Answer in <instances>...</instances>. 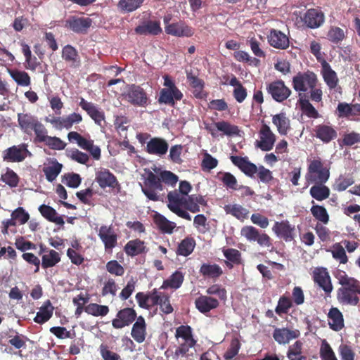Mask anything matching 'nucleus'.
I'll use <instances>...</instances> for the list:
<instances>
[{
  "label": "nucleus",
  "mask_w": 360,
  "mask_h": 360,
  "mask_svg": "<svg viewBox=\"0 0 360 360\" xmlns=\"http://www.w3.org/2000/svg\"><path fill=\"white\" fill-rule=\"evenodd\" d=\"M309 193L313 198L318 201H322L329 197L330 191L329 188L323 184H316L311 187Z\"/></svg>",
  "instance_id": "40"
},
{
  "label": "nucleus",
  "mask_w": 360,
  "mask_h": 360,
  "mask_svg": "<svg viewBox=\"0 0 360 360\" xmlns=\"http://www.w3.org/2000/svg\"><path fill=\"white\" fill-rule=\"evenodd\" d=\"M95 180L102 188L106 187L115 188L119 186L116 176L108 169L101 168L97 171Z\"/></svg>",
  "instance_id": "17"
},
{
  "label": "nucleus",
  "mask_w": 360,
  "mask_h": 360,
  "mask_svg": "<svg viewBox=\"0 0 360 360\" xmlns=\"http://www.w3.org/2000/svg\"><path fill=\"white\" fill-rule=\"evenodd\" d=\"M184 281V274L176 270L167 279L163 281L161 288H172L176 290L179 288Z\"/></svg>",
  "instance_id": "37"
},
{
  "label": "nucleus",
  "mask_w": 360,
  "mask_h": 360,
  "mask_svg": "<svg viewBox=\"0 0 360 360\" xmlns=\"http://www.w3.org/2000/svg\"><path fill=\"white\" fill-rule=\"evenodd\" d=\"M214 126L218 131H222L226 136H238L240 133L238 126L231 124L226 121L214 122Z\"/></svg>",
  "instance_id": "46"
},
{
  "label": "nucleus",
  "mask_w": 360,
  "mask_h": 360,
  "mask_svg": "<svg viewBox=\"0 0 360 360\" xmlns=\"http://www.w3.org/2000/svg\"><path fill=\"white\" fill-rule=\"evenodd\" d=\"M221 176L219 179L223 184L228 188L236 191L240 188L238 186V181L236 178L230 172L221 173Z\"/></svg>",
  "instance_id": "60"
},
{
  "label": "nucleus",
  "mask_w": 360,
  "mask_h": 360,
  "mask_svg": "<svg viewBox=\"0 0 360 360\" xmlns=\"http://www.w3.org/2000/svg\"><path fill=\"white\" fill-rule=\"evenodd\" d=\"M335 278L341 285L337 290L338 302L342 305L356 306L360 301V281L349 276L344 271H339Z\"/></svg>",
  "instance_id": "2"
},
{
  "label": "nucleus",
  "mask_w": 360,
  "mask_h": 360,
  "mask_svg": "<svg viewBox=\"0 0 360 360\" xmlns=\"http://www.w3.org/2000/svg\"><path fill=\"white\" fill-rule=\"evenodd\" d=\"M272 231L278 237L285 242H290L295 238V226L290 224L288 220L276 221Z\"/></svg>",
  "instance_id": "14"
},
{
  "label": "nucleus",
  "mask_w": 360,
  "mask_h": 360,
  "mask_svg": "<svg viewBox=\"0 0 360 360\" xmlns=\"http://www.w3.org/2000/svg\"><path fill=\"white\" fill-rule=\"evenodd\" d=\"M354 183V180L352 177H343L340 176L338 179H336L334 185L333 189L338 192H342L345 191L349 186L352 185Z\"/></svg>",
  "instance_id": "63"
},
{
  "label": "nucleus",
  "mask_w": 360,
  "mask_h": 360,
  "mask_svg": "<svg viewBox=\"0 0 360 360\" xmlns=\"http://www.w3.org/2000/svg\"><path fill=\"white\" fill-rule=\"evenodd\" d=\"M39 211L45 219L51 222H53L60 226H63L65 224L63 217L61 216H58L56 210L49 205H40Z\"/></svg>",
  "instance_id": "36"
},
{
  "label": "nucleus",
  "mask_w": 360,
  "mask_h": 360,
  "mask_svg": "<svg viewBox=\"0 0 360 360\" xmlns=\"http://www.w3.org/2000/svg\"><path fill=\"white\" fill-rule=\"evenodd\" d=\"M329 169L324 167L320 159L310 162L305 178L307 182L314 184H325L329 179Z\"/></svg>",
  "instance_id": "4"
},
{
  "label": "nucleus",
  "mask_w": 360,
  "mask_h": 360,
  "mask_svg": "<svg viewBox=\"0 0 360 360\" xmlns=\"http://www.w3.org/2000/svg\"><path fill=\"white\" fill-rule=\"evenodd\" d=\"M12 79L20 86H27L30 84V77L25 71L11 70L9 71Z\"/></svg>",
  "instance_id": "53"
},
{
  "label": "nucleus",
  "mask_w": 360,
  "mask_h": 360,
  "mask_svg": "<svg viewBox=\"0 0 360 360\" xmlns=\"http://www.w3.org/2000/svg\"><path fill=\"white\" fill-rule=\"evenodd\" d=\"M331 254L333 257L339 261L340 264H346L348 258L344 247L340 243H336L332 246Z\"/></svg>",
  "instance_id": "54"
},
{
  "label": "nucleus",
  "mask_w": 360,
  "mask_h": 360,
  "mask_svg": "<svg viewBox=\"0 0 360 360\" xmlns=\"http://www.w3.org/2000/svg\"><path fill=\"white\" fill-rule=\"evenodd\" d=\"M175 338L177 339L181 338L184 340V342H190L191 344H196L197 342L193 335V329L188 325H181L176 328Z\"/></svg>",
  "instance_id": "45"
},
{
  "label": "nucleus",
  "mask_w": 360,
  "mask_h": 360,
  "mask_svg": "<svg viewBox=\"0 0 360 360\" xmlns=\"http://www.w3.org/2000/svg\"><path fill=\"white\" fill-rule=\"evenodd\" d=\"M259 140H256L255 146L262 151L271 150L276 142V135L266 124H263L259 131Z\"/></svg>",
  "instance_id": "10"
},
{
  "label": "nucleus",
  "mask_w": 360,
  "mask_h": 360,
  "mask_svg": "<svg viewBox=\"0 0 360 360\" xmlns=\"http://www.w3.org/2000/svg\"><path fill=\"white\" fill-rule=\"evenodd\" d=\"M223 254L229 262H226V265L230 268L233 267V265L229 263L231 262L234 264H240L241 263V252L234 248H227L223 250Z\"/></svg>",
  "instance_id": "51"
},
{
  "label": "nucleus",
  "mask_w": 360,
  "mask_h": 360,
  "mask_svg": "<svg viewBox=\"0 0 360 360\" xmlns=\"http://www.w3.org/2000/svg\"><path fill=\"white\" fill-rule=\"evenodd\" d=\"M188 205L186 210L193 213L200 212V205H206L207 201L201 195H187Z\"/></svg>",
  "instance_id": "43"
},
{
  "label": "nucleus",
  "mask_w": 360,
  "mask_h": 360,
  "mask_svg": "<svg viewBox=\"0 0 360 360\" xmlns=\"http://www.w3.org/2000/svg\"><path fill=\"white\" fill-rule=\"evenodd\" d=\"M315 136L323 143H328L335 139L337 136L336 130L328 124H319L314 129Z\"/></svg>",
  "instance_id": "24"
},
{
  "label": "nucleus",
  "mask_w": 360,
  "mask_h": 360,
  "mask_svg": "<svg viewBox=\"0 0 360 360\" xmlns=\"http://www.w3.org/2000/svg\"><path fill=\"white\" fill-rule=\"evenodd\" d=\"M167 207L170 211L178 217L191 221V216L186 210L181 208L183 206L186 210L188 205L187 195L180 194L177 190L170 191L167 194Z\"/></svg>",
  "instance_id": "5"
},
{
  "label": "nucleus",
  "mask_w": 360,
  "mask_h": 360,
  "mask_svg": "<svg viewBox=\"0 0 360 360\" xmlns=\"http://www.w3.org/2000/svg\"><path fill=\"white\" fill-rule=\"evenodd\" d=\"M153 220L158 229L165 233H172L176 227L174 222L169 221L165 216L160 213L154 215Z\"/></svg>",
  "instance_id": "38"
},
{
  "label": "nucleus",
  "mask_w": 360,
  "mask_h": 360,
  "mask_svg": "<svg viewBox=\"0 0 360 360\" xmlns=\"http://www.w3.org/2000/svg\"><path fill=\"white\" fill-rule=\"evenodd\" d=\"M1 180L11 188L18 186L19 183L18 176L10 169H7L6 173L1 175Z\"/></svg>",
  "instance_id": "61"
},
{
  "label": "nucleus",
  "mask_w": 360,
  "mask_h": 360,
  "mask_svg": "<svg viewBox=\"0 0 360 360\" xmlns=\"http://www.w3.org/2000/svg\"><path fill=\"white\" fill-rule=\"evenodd\" d=\"M145 0H120L117 8L122 13H131L139 8Z\"/></svg>",
  "instance_id": "44"
},
{
  "label": "nucleus",
  "mask_w": 360,
  "mask_h": 360,
  "mask_svg": "<svg viewBox=\"0 0 360 360\" xmlns=\"http://www.w3.org/2000/svg\"><path fill=\"white\" fill-rule=\"evenodd\" d=\"M91 24L89 18L71 16L65 21V26L75 33H86Z\"/></svg>",
  "instance_id": "16"
},
{
  "label": "nucleus",
  "mask_w": 360,
  "mask_h": 360,
  "mask_svg": "<svg viewBox=\"0 0 360 360\" xmlns=\"http://www.w3.org/2000/svg\"><path fill=\"white\" fill-rule=\"evenodd\" d=\"M312 216L319 221L326 224L329 221V214L326 209L321 205H314L310 209Z\"/></svg>",
  "instance_id": "50"
},
{
  "label": "nucleus",
  "mask_w": 360,
  "mask_h": 360,
  "mask_svg": "<svg viewBox=\"0 0 360 360\" xmlns=\"http://www.w3.org/2000/svg\"><path fill=\"white\" fill-rule=\"evenodd\" d=\"M206 293L210 295H217L220 300L225 301L227 292L224 288L219 284H213L206 290Z\"/></svg>",
  "instance_id": "62"
},
{
  "label": "nucleus",
  "mask_w": 360,
  "mask_h": 360,
  "mask_svg": "<svg viewBox=\"0 0 360 360\" xmlns=\"http://www.w3.org/2000/svg\"><path fill=\"white\" fill-rule=\"evenodd\" d=\"M327 37L330 41L338 44L345 38V32L339 27L332 26L327 33Z\"/></svg>",
  "instance_id": "55"
},
{
  "label": "nucleus",
  "mask_w": 360,
  "mask_h": 360,
  "mask_svg": "<svg viewBox=\"0 0 360 360\" xmlns=\"http://www.w3.org/2000/svg\"><path fill=\"white\" fill-rule=\"evenodd\" d=\"M162 31L160 22L153 20L144 21L134 29L139 35H158Z\"/></svg>",
  "instance_id": "22"
},
{
  "label": "nucleus",
  "mask_w": 360,
  "mask_h": 360,
  "mask_svg": "<svg viewBox=\"0 0 360 360\" xmlns=\"http://www.w3.org/2000/svg\"><path fill=\"white\" fill-rule=\"evenodd\" d=\"M98 236L104 243L105 250H111L117 243V236L110 226L103 225L99 229Z\"/></svg>",
  "instance_id": "21"
},
{
  "label": "nucleus",
  "mask_w": 360,
  "mask_h": 360,
  "mask_svg": "<svg viewBox=\"0 0 360 360\" xmlns=\"http://www.w3.org/2000/svg\"><path fill=\"white\" fill-rule=\"evenodd\" d=\"M267 40L271 46L277 49L285 50L290 46L288 37L281 30L276 29L270 30Z\"/></svg>",
  "instance_id": "15"
},
{
  "label": "nucleus",
  "mask_w": 360,
  "mask_h": 360,
  "mask_svg": "<svg viewBox=\"0 0 360 360\" xmlns=\"http://www.w3.org/2000/svg\"><path fill=\"white\" fill-rule=\"evenodd\" d=\"M124 250L128 256L134 257L147 253L148 248L143 240L136 238L128 241L124 247Z\"/></svg>",
  "instance_id": "26"
},
{
  "label": "nucleus",
  "mask_w": 360,
  "mask_h": 360,
  "mask_svg": "<svg viewBox=\"0 0 360 360\" xmlns=\"http://www.w3.org/2000/svg\"><path fill=\"white\" fill-rule=\"evenodd\" d=\"M300 335L298 330H290L287 328H276L273 333V338L278 344H286L292 339L297 338Z\"/></svg>",
  "instance_id": "25"
},
{
  "label": "nucleus",
  "mask_w": 360,
  "mask_h": 360,
  "mask_svg": "<svg viewBox=\"0 0 360 360\" xmlns=\"http://www.w3.org/2000/svg\"><path fill=\"white\" fill-rule=\"evenodd\" d=\"M98 350L103 360H121L120 355L114 352L106 344H101Z\"/></svg>",
  "instance_id": "58"
},
{
  "label": "nucleus",
  "mask_w": 360,
  "mask_h": 360,
  "mask_svg": "<svg viewBox=\"0 0 360 360\" xmlns=\"http://www.w3.org/2000/svg\"><path fill=\"white\" fill-rule=\"evenodd\" d=\"M272 122L281 135H286L290 129V122L285 112H281L274 115L272 117Z\"/></svg>",
  "instance_id": "35"
},
{
  "label": "nucleus",
  "mask_w": 360,
  "mask_h": 360,
  "mask_svg": "<svg viewBox=\"0 0 360 360\" xmlns=\"http://www.w3.org/2000/svg\"><path fill=\"white\" fill-rule=\"evenodd\" d=\"M240 348V343L237 338H233L230 343L229 347L227 349L224 354V359H231L235 357L238 354Z\"/></svg>",
  "instance_id": "64"
},
{
  "label": "nucleus",
  "mask_w": 360,
  "mask_h": 360,
  "mask_svg": "<svg viewBox=\"0 0 360 360\" xmlns=\"http://www.w3.org/2000/svg\"><path fill=\"white\" fill-rule=\"evenodd\" d=\"M18 122L20 129L24 133L30 134L39 120L30 113H18Z\"/></svg>",
  "instance_id": "30"
},
{
  "label": "nucleus",
  "mask_w": 360,
  "mask_h": 360,
  "mask_svg": "<svg viewBox=\"0 0 360 360\" xmlns=\"http://www.w3.org/2000/svg\"><path fill=\"white\" fill-rule=\"evenodd\" d=\"M79 106L87 112L90 117L94 120L97 124L101 125L102 121L105 119V115L103 111L99 110L94 103L87 102L83 98H81Z\"/></svg>",
  "instance_id": "29"
},
{
  "label": "nucleus",
  "mask_w": 360,
  "mask_h": 360,
  "mask_svg": "<svg viewBox=\"0 0 360 360\" xmlns=\"http://www.w3.org/2000/svg\"><path fill=\"white\" fill-rule=\"evenodd\" d=\"M136 316V312L134 309L124 308L117 313L116 318L112 321V326L115 329L123 328L131 325Z\"/></svg>",
  "instance_id": "13"
},
{
  "label": "nucleus",
  "mask_w": 360,
  "mask_h": 360,
  "mask_svg": "<svg viewBox=\"0 0 360 360\" xmlns=\"http://www.w3.org/2000/svg\"><path fill=\"white\" fill-rule=\"evenodd\" d=\"M183 94L179 89H162L160 92L158 102L174 106L175 101H181Z\"/></svg>",
  "instance_id": "27"
},
{
  "label": "nucleus",
  "mask_w": 360,
  "mask_h": 360,
  "mask_svg": "<svg viewBox=\"0 0 360 360\" xmlns=\"http://www.w3.org/2000/svg\"><path fill=\"white\" fill-rule=\"evenodd\" d=\"M195 240L192 237H186L181 241L178 245L176 254L178 255L187 257L190 255L195 246Z\"/></svg>",
  "instance_id": "41"
},
{
  "label": "nucleus",
  "mask_w": 360,
  "mask_h": 360,
  "mask_svg": "<svg viewBox=\"0 0 360 360\" xmlns=\"http://www.w3.org/2000/svg\"><path fill=\"white\" fill-rule=\"evenodd\" d=\"M240 234L250 242H257L261 247L272 246L271 238L264 232L259 231L252 226H245L241 229Z\"/></svg>",
  "instance_id": "6"
},
{
  "label": "nucleus",
  "mask_w": 360,
  "mask_h": 360,
  "mask_svg": "<svg viewBox=\"0 0 360 360\" xmlns=\"http://www.w3.org/2000/svg\"><path fill=\"white\" fill-rule=\"evenodd\" d=\"M232 163L238 167L245 175L252 177L257 172V167L248 160V157L231 156Z\"/></svg>",
  "instance_id": "19"
},
{
  "label": "nucleus",
  "mask_w": 360,
  "mask_h": 360,
  "mask_svg": "<svg viewBox=\"0 0 360 360\" xmlns=\"http://www.w3.org/2000/svg\"><path fill=\"white\" fill-rule=\"evenodd\" d=\"M27 143H21L18 146H13L3 152L4 160L11 162H20L27 157H32V153L27 149Z\"/></svg>",
  "instance_id": "7"
},
{
  "label": "nucleus",
  "mask_w": 360,
  "mask_h": 360,
  "mask_svg": "<svg viewBox=\"0 0 360 360\" xmlns=\"http://www.w3.org/2000/svg\"><path fill=\"white\" fill-rule=\"evenodd\" d=\"M319 354L322 360H338L332 347L326 340H322Z\"/></svg>",
  "instance_id": "56"
},
{
  "label": "nucleus",
  "mask_w": 360,
  "mask_h": 360,
  "mask_svg": "<svg viewBox=\"0 0 360 360\" xmlns=\"http://www.w3.org/2000/svg\"><path fill=\"white\" fill-rule=\"evenodd\" d=\"M303 25L309 29L321 27L325 22V14L319 8L307 9L301 17Z\"/></svg>",
  "instance_id": "8"
},
{
  "label": "nucleus",
  "mask_w": 360,
  "mask_h": 360,
  "mask_svg": "<svg viewBox=\"0 0 360 360\" xmlns=\"http://www.w3.org/2000/svg\"><path fill=\"white\" fill-rule=\"evenodd\" d=\"M298 102L301 110L307 117L311 118H317L319 117V112L309 102V97H302L300 96Z\"/></svg>",
  "instance_id": "47"
},
{
  "label": "nucleus",
  "mask_w": 360,
  "mask_h": 360,
  "mask_svg": "<svg viewBox=\"0 0 360 360\" xmlns=\"http://www.w3.org/2000/svg\"><path fill=\"white\" fill-rule=\"evenodd\" d=\"M196 309L202 314H207L219 306L217 299L207 295H200L195 300Z\"/></svg>",
  "instance_id": "20"
},
{
  "label": "nucleus",
  "mask_w": 360,
  "mask_h": 360,
  "mask_svg": "<svg viewBox=\"0 0 360 360\" xmlns=\"http://www.w3.org/2000/svg\"><path fill=\"white\" fill-rule=\"evenodd\" d=\"M60 261V257L56 251L50 250L49 254L44 255L41 257V266L43 269H46L50 267L54 266Z\"/></svg>",
  "instance_id": "48"
},
{
  "label": "nucleus",
  "mask_w": 360,
  "mask_h": 360,
  "mask_svg": "<svg viewBox=\"0 0 360 360\" xmlns=\"http://www.w3.org/2000/svg\"><path fill=\"white\" fill-rule=\"evenodd\" d=\"M84 311L94 316H105L108 314L109 308L106 305L90 303L84 307Z\"/></svg>",
  "instance_id": "49"
},
{
  "label": "nucleus",
  "mask_w": 360,
  "mask_h": 360,
  "mask_svg": "<svg viewBox=\"0 0 360 360\" xmlns=\"http://www.w3.org/2000/svg\"><path fill=\"white\" fill-rule=\"evenodd\" d=\"M131 335L134 340L138 343H142L145 341L146 336V323L143 316H140L137 318L133 325Z\"/></svg>",
  "instance_id": "31"
},
{
  "label": "nucleus",
  "mask_w": 360,
  "mask_h": 360,
  "mask_svg": "<svg viewBox=\"0 0 360 360\" xmlns=\"http://www.w3.org/2000/svg\"><path fill=\"white\" fill-rule=\"evenodd\" d=\"M330 328L339 331L344 327V318L342 312L336 307H332L328 314Z\"/></svg>",
  "instance_id": "33"
},
{
  "label": "nucleus",
  "mask_w": 360,
  "mask_h": 360,
  "mask_svg": "<svg viewBox=\"0 0 360 360\" xmlns=\"http://www.w3.org/2000/svg\"><path fill=\"white\" fill-rule=\"evenodd\" d=\"M321 75L330 89H335L337 86L339 82L338 75L326 60L321 62Z\"/></svg>",
  "instance_id": "28"
},
{
  "label": "nucleus",
  "mask_w": 360,
  "mask_h": 360,
  "mask_svg": "<svg viewBox=\"0 0 360 360\" xmlns=\"http://www.w3.org/2000/svg\"><path fill=\"white\" fill-rule=\"evenodd\" d=\"M199 272L204 277L217 278L221 276L223 274L222 269L217 264H206L204 263L201 265Z\"/></svg>",
  "instance_id": "39"
},
{
  "label": "nucleus",
  "mask_w": 360,
  "mask_h": 360,
  "mask_svg": "<svg viewBox=\"0 0 360 360\" xmlns=\"http://www.w3.org/2000/svg\"><path fill=\"white\" fill-rule=\"evenodd\" d=\"M63 59L70 64V67L76 68L80 65V58L77 50L71 45H66L62 51Z\"/></svg>",
  "instance_id": "32"
},
{
  "label": "nucleus",
  "mask_w": 360,
  "mask_h": 360,
  "mask_svg": "<svg viewBox=\"0 0 360 360\" xmlns=\"http://www.w3.org/2000/svg\"><path fill=\"white\" fill-rule=\"evenodd\" d=\"M224 210L226 214H230L238 219L245 218L247 214L246 210L241 205L237 204L226 205L224 207Z\"/></svg>",
  "instance_id": "57"
},
{
  "label": "nucleus",
  "mask_w": 360,
  "mask_h": 360,
  "mask_svg": "<svg viewBox=\"0 0 360 360\" xmlns=\"http://www.w3.org/2000/svg\"><path fill=\"white\" fill-rule=\"evenodd\" d=\"M165 32L168 34L176 37H191L193 34V30L186 25L184 22H179L166 25Z\"/></svg>",
  "instance_id": "23"
},
{
  "label": "nucleus",
  "mask_w": 360,
  "mask_h": 360,
  "mask_svg": "<svg viewBox=\"0 0 360 360\" xmlns=\"http://www.w3.org/2000/svg\"><path fill=\"white\" fill-rule=\"evenodd\" d=\"M292 85L294 90L298 93L299 98L300 96L308 97L306 93L309 92V98L312 101L319 103L322 101L321 84L314 72L307 70L297 72L292 77Z\"/></svg>",
  "instance_id": "1"
},
{
  "label": "nucleus",
  "mask_w": 360,
  "mask_h": 360,
  "mask_svg": "<svg viewBox=\"0 0 360 360\" xmlns=\"http://www.w3.org/2000/svg\"><path fill=\"white\" fill-rule=\"evenodd\" d=\"M168 148L169 145L166 140L154 137L147 143L146 151L150 155L162 157L167 153Z\"/></svg>",
  "instance_id": "18"
},
{
  "label": "nucleus",
  "mask_w": 360,
  "mask_h": 360,
  "mask_svg": "<svg viewBox=\"0 0 360 360\" xmlns=\"http://www.w3.org/2000/svg\"><path fill=\"white\" fill-rule=\"evenodd\" d=\"M54 307L49 300L44 302L34 318V321L39 324H43L48 321L52 316Z\"/></svg>",
  "instance_id": "34"
},
{
  "label": "nucleus",
  "mask_w": 360,
  "mask_h": 360,
  "mask_svg": "<svg viewBox=\"0 0 360 360\" xmlns=\"http://www.w3.org/2000/svg\"><path fill=\"white\" fill-rule=\"evenodd\" d=\"M292 300L285 295L281 296L278 301V304L275 309L277 314L281 315L282 314H287L288 310L292 307Z\"/></svg>",
  "instance_id": "59"
},
{
  "label": "nucleus",
  "mask_w": 360,
  "mask_h": 360,
  "mask_svg": "<svg viewBox=\"0 0 360 360\" xmlns=\"http://www.w3.org/2000/svg\"><path fill=\"white\" fill-rule=\"evenodd\" d=\"M312 278L314 282L323 289L326 295L330 296L333 287L327 269L324 267L315 268L312 272Z\"/></svg>",
  "instance_id": "11"
},
{
  "label": "nucleus",
  "mask_w": 360,
  "mask_h": 360,
  "mask_svg": "<svg viewBox=\"0 0 360 360\" xmlns=\"http://www.w3.org/2000/svg\"><path fill=\"white\" fill-rule=\"evenodd\" d=\"M128 102L135 106L146 107L150 100L145 90L140 86L132 85L126 94Z\"/></svg>",
  "instance_id": "12"
},
{
  "label": "nucleus",
  "mask_w": 360,
  "mask_h": 360,
  "mask_svg": "<svg viewBox=\"0 0 360 360\" xmlns=\"http://www.w3.org/2000/svg\"><path fill=\"white\" fill-rule=\"evenodd\" d=\"M62 167L60 163L56 161L51 165L44 167L43 172L47 181L49 182L53 181L60 173Z\"/></svg>",
  "instance_id": "52"
},
{
  "label": "nucleus",
  "mask_w": 360,
  "mask_h": 360,
  "mask_svg": "<svg viewBox=\"0 0 360 360\" xmlns=\"http://www.w3.org/2000/svg\"><path fill=\"white\" fill-rule=\"evenodd\" d=\"M303 344L300 340H297L288 347L287 357L289 360H307V356L302 355Z\"/></svg>",
  "instance_id": "42"
},
{
  "label": "nucleus",
  "mask_w": 360,
  "mask_h": 360,
  "mask_svg": "<svg viewBox=\"0 0 360 360\" xmlns=\"http://www.w3.org/2000/svg\"><path fill=\"white\" fill-rule=\"evenodd\" d=\"M177 181L178 176L170 171L160 172V176L149 171L142 186V191L149 200L158 201L160 196L158 192L163 190L162 182L174 186Z\"/></svg>",
  "instance_id": "3"
},
{
  "label": "nucleus",
  "mask_w": 360,
  "mask_h": 360,
  "mask_svg": "<svg viewBox=\"0 0 360 360\" xmlns=\"http://www.w3.org/2000/svg\"><path fill=\"white\" fill-rule=\"evenodd\" d=\"M266 91L271 96L272 98L278 103L285 101L292 94L291 90L281 79H278L268 84Z\"/></svg>",
  "instance_id": "9"
}]
</instances>
